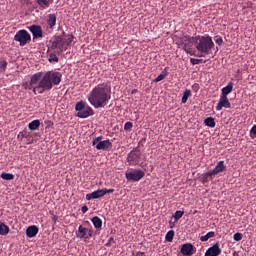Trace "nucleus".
<instances>
[{
  "label": "nucleus",
  "mask_w": 256,
  "mask_h": 256,
  "mask_svg": "<svg viewBox=\"0 0 256 256\" xmlns=\"http://www.w3.org/2000/svg\"><path fill=\"white\" fill-rule=\"evenodd\" d=\"M87 211H88V207H87V206H83V207L81 208V212H82V213H87Z\"/></svg>",
  "instance_id": "nucleus-41"
},
{
  "label": "nucleus",
  "mask_w": 256,
  "mask_h": 256,
  "mask_svg": "<svg viewBox=\"0 0 256 256\" xmlns=\"http://www.w3.org/2000/svg\"><path fill=\"white\" fill-rule=\"evenodd\" d=\"M142 157V153L138 147H135L132 151H130L127 155V162L131 166L138 165L140 163Z\"/></svg>",
  "instance_id": "nucleus-6"
},
{
  "label": "nucleus",
  "mask_w": 256,
  "mask_h": 256,
  "mask_svg": "<svg viewBox=\"0 0 256 256\" xmlns=\"http://www.w3.org/2000/svg\"><path fill=\"white\" fill-rule=\"evenodd\" d=\"M145 176V172L143 170H133L125 173V177L127 180L131 181H139Z\"/></svg>",
  "instance_id": "nucleus-9"
},
{
  "label": "nucleus",
  "mask_w": 256,
  "mask_h": 256,
  "mask_svg": "<svg viewBox=\"0 0 256 256\" xmlns=\"http://www.w3.org/2000/svg\"><path fill=\"white\" fill-rule=\"evenodd\" d=\"M215 43L218 44L219 46L223 44V39L221 37H216Z\"/></svg>",
  "instance_id": "nucleus-37"
},
{
  "label": "nucleus",
  "mask_w": 256,
  "mask_h": 256,
  "mask_svg": "<svg viewBox=\"0 0 256 256\" xmlns=\"http://www.w3.org/2000/svg\"><path fill=\"white\" fill-rule=\"evenodd\" d=\"M48 61L50 63H57L59 61V58L57 57L56 54L51 53V54L48 55Z\"/></svg>",
  "instance_id": "nucleus-28"
},
{
  "label": "nucleus",
  "mask_w": 256,
  "mask_h": 256,
  "mask_svg": "<svg viewBox=\"0 0 256 256\" xmlns=\"http://www.w3.org/2000/svg\"><path fill=\"white\" fill-rule=\"evenodd\" d=\"M75 110L77 111V117L87 118L94 114V110L87 106L83 101L76 103Z\"/></svg>",
  "instance_id": "nucleus-5"
},
{
  "label": "nucleus",
  "mask_w": 256,
  "mask_h": 256,
  "mask_svg": "<svg viewBox=\"0 0 256 256\" xmlns=\"http://www.w3.org/2000/svg\"><path fill=\"white\" fill-rule=\"evenodd\" d=\"M101 139V136L93 139L92 146H94L97 150H108L113 147V144L110 140L101 141Z\"/></svg>",
  "instance_id": "nucleus-8"
},
{
  "label": "nucleus",
  "mask_w": 256,
  "mask_h": 256,
  "mask_svg": "<svg viewBox=\"0 0 256 256\" xmlns=\"http://www.w3.org/2000/svg\"><path fill=\"white\" fill-rule=\"evenodd\" d=\"M14 41L19 43V46H25L29 41H31V35L26 30H19L14 35Z\"/></svg>",
  "instance_id": "nucleus-7"
},
{
  "label": "nucleus",
  "mask_w": 256,
  "mask_h": 256,
  "mask_svg": "<svg viewBox=\"0 0 256 256\" xmlns=\"http://www.w3.org/2000/svg\"><path fill=\"white\" fill-rule=\"evenodd\" d=\"M165 77H166V74L161 73L160 75H158V76L155 78V82H160V81H162L163 79H165Z\"/></svg>",
  "instance_id": "nucleus-35"
},
{
  "label": "nucleus",
  "mask_w": 256,
  "mask_h": 256,
  "mask_svg": "<svg viewBox=\"0 0 256 256\" xmlns=\"http://www.w3.org/2000/svg\"><path fill=\"white\" fill-rule=\"evenodd\" d=\"M91 221H92L93 226L95 227V229H101V227L103 225V222H102V220L98 216H94L91 219Z\"/></svg>",
  "instance_id": "nucleus-20"
},
{
  "label": "nucleus",
  "mask_w": 256,
  "mask_h": 256,
  "mask_svg": "<svg viewBox=\"0 0 256 256\" xmlns=\"http://www.w3.org/2000/svg\"><path fill=\"white\" fill-rule=\"evenodd\" d=\"M225 170H226L225 162L219 161L213 170L207 172V176H215L221 172H224Z\"/></svg>",
  "instance_id": "nucleus-12"
},
{
  "label": "nucleus",
  "mask_w": 256,
  "mask_h": 256,
  "mask_svg": "<svg viewBox=\"0 0 256 256\" xmlns=\"http://www.w3.org/2000/svg\"><path fill=\"white\" fill-rule=\"evenodd\" d=\"M28 29L31 32V34L33 36V39L43 37V30H42L41 26H39V25H32Z\"/></svg>",
  "instance_id": "nucleus-14"
},
{
  "label": "nucleus",
  "mask_w": 256,
  "mask_h": 256,
  "mask_svg": "<svg viewBox=\"0 0 256 256\" xmlns=\"http://www.w3.org/2000/svg\"><path fill=\"white\" fill-rule=\"evenodd\" d=\"M223 108H231V102L226 96H220L216 110L221 111Z\"/></svg>",
  "instance_id": "nucleus-13"
},
{
  "label": "nucleus",
  "mask_w": 256,
  "mask_h": 256,
  "mask_svg": "<svg viewBox=\"0 0 256 256\" xmlns=\"http://www.w3.org/2000/svg\"><path fill=\"white\" fill-rule=\"evenodd\" d=\"M73 41V35H64L62 37L57 36L55 40L52 42V49H56L58 50V52L62 53L71 46Z\"/></svg>",
  "instance_id": "nucleus-4"
},
{
  "label": "nucleus",
  "mask_w": 256,
  "mask_h": 256,
  "mask_svg": "<svg viewBox=\"0 0 256 256\" xmlns=\"http://www.w3.org/2000/svg\"><path fill=\"white\" fill-rule=\"evenodd\" d=\"M102 190H103L104 195H107V193H114V192H115L114 189H106V188H103Z\"/></svg>",
  "instance_id": "nucleus-36"
},
{
  "label": "nucleus",
  "mask_w": 256,
  "mask_h": 256,
  "mask_svg": "<svg viewBox=\"0 0 256 256\" xmlns=\"http://www.w3.org/2000/svg\"><path fill=\"white\" fill-rule=\"evenodd\" d=\"M250 133L256 136V125L251 128Z\"/></svg>",
  "instance_id": "nucleus-38"
},
{
  "label": "nucleus",
  "mask_w": 256,
  "mask_h": 256,
  "mask_svg": "<svg viewBox=\"0 0 256 256\" xmlns=\"http://www.w3.org/2000/svg\"><path fill=\"white\" fill-rule=\"evenodd\" d=\"M180 252L183 256H193L194 255V246L191 243L183 244Z\"/></svg>",
  "instance_id": "nucleus-16"
},
{
  "label": "nucleus",
  "mask_w": 256,
  "mask_h": 256,
  "mask_svg": "<svg viewBox=\"0 0 256 256\" xmlns=\"http://www.w3.org/2000/svg\"><path fill=\"white\" fill-rule=\"evenodd\" d=\"M8 233L9 227L4 223H0V235H8Z\"/></svg>",
  "instance_id": "nucleus-26"
},
{
  "label": "nucleus",
  "mask_w": 256,
  "mask_h": 256,
  "mask_svg": "<svg viewBox=\"0 0 256 256\" xmlns=\"http://www.w3.org/2000/svg\"><path fill=\"white\" fill-rule=\"evenodd\" d=\"M111 99V89L105 85L95 86L88 95V101L94 108L105 107Z\"/></svg>",
  "instance_id": "nucleus-3"
},
{
  "label": "nucleus",
  "mask_w": 256,
  "mask_h": 256,
  "mask_svg": "<svg viewBox=\"0 0 256 256\" xmlns=\"http://www.w3.org/2000/svg\"><path fill=\"white\" fill-rule=\"evenodd\" d=\"M132 128H133V123H131V122H126V123L124 124V130H125V131H130Z\"/></svg>",
  "instance_id": "nucleus-34"
},
{
  "label": "nucleus",
  "mask_w": 256,
  "mask_h": 256,
  "mask_svg": "<svg viewBox=\"0 0 256 256\" xmlns=\"http://www.w3.org/2000/svg\"><path fill=\"white\" fill-rule=\"evenodd\" d=\"M174 237H175V231L174 230H169L165 235V241H168L169 243H172Z\"/></svg>",
  "instance_id": "nucleus-24"
},
{
  "label": "nucleus",
  "mask_w": 256,
  "mask_h": 256,
  "mask_svg": "<svg viewBox=\"0 0 256 256\" xmlns=\"http://www.w3.org/2000/svg\"><path fill=\"white\" fill-rule=\"evenodd\" d=\"M109 241H113V238H110Z\"/></svg>",
  "instance_id": "nucleus-43"
},
{
  "label": "nucleus",
  "mask_w": 256,
  "mask_h": 256,
  "mask_svg": "<svg viewBox=\"0 0 256 256\" xmlns=\"http://www.w3.org/2000/svg\"><path fill=\"white\" fill-rule=\"evenodd\" d=\"M0 177H2V179L4 180H13L15 178V176L12 173L5 172H2V174H0Z\"/></svg>",
  "instance_id": "nucleus-27"
},
{
  "label": "nucleus",
  "mask_w": 256,
  "mask_h": 256,
  "mask_svg": "<svg viewBox=\"0 0 256 256\" xmlns=\"http://www.w3.org/2000/svg\"><path fill=\"white\" fill-rule=\"evenodd\" d=\"M205 63L206 61H203V59H195V58H191L190 59V63L192 64V65H197V64H200V63Z\"/></svg>",
  "instance_id": "nucleus-33"
},
{
  "label": "nucleus",
  "mask_w": 256,
  "mask_h": 256,
  "mask_svg": "<svg viewBox=\"0 0 256 256\" xmlns=\"http://www.w3.org/2000/svg\"><path fill=\"white\" fill-rule=\"evenodd\" d=\"M184 213H185L184 211H180V210L176 211L173 215L174 220L179 221V219H182Z\"/></svg>",
  "instance_id": "nucleus-30"
},
{
  "label": "nucleus",
  "mask_w": 256,
  "mask_h": 256,
  "mask_svg": "<svg viewBox=\"0 0 256 256\" xmlns=\"http://www.w3.org/2000/svg\"><path fill=\"white\" fill-rule=\"evenodd\" d=\"M39 233V228L35 225L29 226L26 229V236L29 238L36 237V235Z\"/></svg>",
  "instance_id": "nucleus-17"
},
{
  "label": "nucleus",
  "mask_w": 256,
  "mask_h": 256,
  "mask_svg": "<svg viewBox=\"0 0 256 256\" xmlns=\"http://www.w3.org/2000/svg\"><path fill=\"white\" fill-rule=\"evenodd\" d=\"M92 235L93 231L83 227L82 225L78 227V230L76 232V237H78V239H90Z\"/></svg>",
  "instance_id": "nucleus-10"
},
{
  "label": "nucleus",
  "mask_w": 256,
  "mask_h": 256,
  "mask_svg": "<svg viewBox=\"0 0 256 256\" xmlns=\"http://www.w3.org/2000/svg\"><path fill=\"white\" fill-rule=\"evenodd\" d=\"M101 197H105L103 189L95 190L89 194H86V201H91V199H101Z\"/></svg>",
  "instance_id": "nucleus-15"
},
{
  "label": "nucleus",
  "mask_w": 256,
  "mask_h": 256,
  "mask_svg": "<svg viewBox=\"0 0 256 256\" xmlns=\"http://www.w3.org/2000/svg\"><path fill=\"white\" fill-rule=\"evenodd\" d=\"M35 2L40 9H46L50 6V2L48 0H35Z\"/></svg>",
  "instance_id": "nucleus-21"
},
{
  "label": "nucleus",
  "mask_w": 256,
  "mask_h": 256,
  "mask_svg": "<svg viewBox=\"0 0 256 256\" xmlns=\"http://www.w3.org/2000/svg\"><path fill=\"white\" fill-rule=\"evenodd\" d=\"M169 227H170V229H174V227H175V223H173V222H169Z\"/></svg>",
  "instance_id": "nucleus-42"
},
{
  "label": "nucleus",
  "mask_w": 256,
  "mask_h": 256,
  "mask_svg": "<svg viewBox=\"0 0 256 256\" xmlns=\"http://www.w3.org/2000/svg\"><path fill=\"white\" fill-rule=\"evenodd\" d=\"M204 124L208 127H215L216 126V122L215 119L213 117H208L204 120Z\"/></svg>",
  "instance_id": "nucleus-23"
},
{
  "label": "nucleus",
  "mask_w": 256,
  "mask_h": 256,
  "mask_svg": "<svg viewBox=\"0 0 256 256\" xmlns=\"http://www.w3.org/2000/svg\"><path fill=\"white\" fill-rule=\"evenodd\" d=\"M41 123L40 120H33L28 124L29 130L35 131L40 127Z\"/></svg>",
  "instance_id": "nucleus-22"
},
{
  "label": "nucleus",
  "mask_w": 256,
  "mask_h": 256,
  "mask_svg": "<svg viewBox=\"0 0 256 256\" xmlns=\"http://www.w3.org/2000/svg\"><path fill=\"white\" fill-rule=\"evenodd\" d=\"M233 256H236V255H233Z\"/></svg>",
  "instance_id": "nucleus-44"
},
{
  "label": "nucleus",
  "mask_w": 256,
  "mask_h": 256,
  "mask_svg": "<svg viewBox=\"0 0 256 256\" xmlns=\"http://www.w3.org/2000/svg\"><path fill=\"white\" fill-rule=\"evenodd\" d=\"M190 96H191V91H190V90H186V91L183 93L181 102H182V103H186V102L188 101V99H189Z\"/></svg>",
  "instance_id": "nucleus-29"
},
{
  "label": "nucleus",
  "mask_w": 256,
  "mask_h": 256,
  "mask_svg": "<svg viewBox=\"0 0 256 256\" xmlns=\"http://www.w3.org/2000/svg\"><path fill=\"white\" fill-rule=\"evenodd\" d=\"M200 88L199 84L195 83L193 86H192V89L198 91Z\"/></svg>",
  "instance_id": "nucleus-40"
},
{
  "label": "nucleus",
  "mask_w": 256,
  "mask_h": 256,
  "mask_svg": "<svg viewBox=\"0 0 256 256\" xmlns=\"http://www.w3.org/2000/svg\"><path fill=\"white\" fill-rule=\"evenodd\" d=\"M213 237H215V232L214 231H210L208 232L206 235L201 236L200 237V241H209V239H212Z\"/></svg>",
  "instance_id": "nucleus-25"
},
{
  "label": "nucleus",
  "mask_w": 256,
  "mask_h": 256,
  "mask_svg": "<svg viewBox=\"0 0 256 256\" xmlns=\"http://www.w3.org/2000/svg\"><path fill=\"white\" fill-rule=\"evenodd\" d=\"M7 65H8L7 61L5 60L0 61V72H5Z\"/></svg>",
  "instance_id": "nucleus-31"
},
{
  "label": "nucleus",
  "mask_w": 256,
  "mask_h": 256,
  "mask_svg": "<svg viewBox=\"0 0 256 256\" xmlns=\"http://www.w3.org/2000/svg\"><path fill=\"white\" fill-rule=\"evenodd\" d=\"M222 249L219 243H215L213 246L207 249L204 256H220Z\"/></svg>",
  "instance_id": "nucleus-11"
},
{
  "label": "nucleus",
  "mask_w": 256,
  "mask_h": 256,
  "mask_svg": "<svg viewBox=\"0 0 256 256\" xmlns=\"http://www.w3.org/2000/svg\"><path fill=\"white\" fill-rule=\"evenodd\" d=\"M233 239H234V241H242V239H243V234L240 233V232H237V233H235V234L233 235Z\"/></svg>",
  "instance_id": "nucleus-32"
},
{
  "label": "nucleus",
  "mask_w": 256,
  "mask_h": 256,
  "mask_svg": "<svg viewBox=\"0 0 256 256\" xmlns=\"http://www.w3.org/2000/svg\"><path fill=\"white\" fill-rule=\"evenodd\" d=\"M207 174H208V172L203 175L204 181L208 180V177H213V175H207Z\"/></svg>",
  "instance_id": "nucleus-39"
},
{
  "label": "nucleus",
  "mask_w": 256,
  "mask_h": 256,
  "mask_svg": "<svg viewBox=\"0 0 256 256\" xmlns=\"http://www.w3.org/2000/svg\"><path fill=\"white\" fill-rule=\"evenodd\" d=\"M35 73L30 77L29 90H32L34 94H43L45 91H49L53 86L59 85L62 81V74L56 71H47Z\"/></svg>",
  "instance_id": "nucleus-1"
},
{
  "label": "nucleus",
  "mask_w": 256,
  "mask_h": 256,
  "mask_svg": "<svg viewBox=\"0 0 256 256\" xmlns=\"http://www.w3.org/2000/svg\"><path fill=\"white\" fill-rule=\"evenodd\" d=\"M180 43L186 53L193 55V46L200 53L199 57H206L212 53V49L215 47V43L211 36H182L180 38Z\"/></svg>",
  "instance_id": "nucleus-2"
},
{
  "label": "nucleus",
  "mask_w": 256,
  "mask_h": 256,
  "mask_svg": "<svg viewBox=\"0 0 256 256\" xmlns=\"http://www.w3.org/2000/svg\"><path fill=\"white\" fill-rule=\"evenodd\" d=\"M233 88H234V83L233 82L228 83L227 86L222 88L220 96L228 97V95L233 91Z\"/></svg>",
  "instance_id": "nucleus-18"
},
{
  "label": "nucleus",
  "mask_w": 256,
  "mask_h": 256,
  "mask_svg": "<svg viewBox=\"0 0 256 256\" xmlns=\"http://www.w3.org/2000/svg\"><path fill=\"white\" fill-rule=\"evenodd\" d=\"M57 17L55 14H49L47 16V25L49 28H53L56 25Z\"/></svg>",
  "instance_id": "nucleus-19"
}]
</instances>
